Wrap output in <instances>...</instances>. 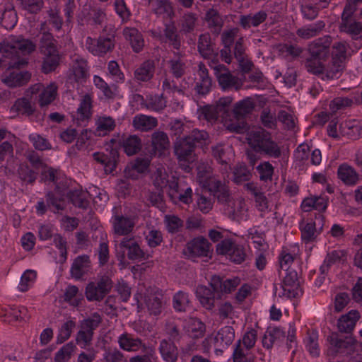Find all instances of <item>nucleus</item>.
Wrapping results in <instances>:
<instances>
[{
  "label": "nucleus",
  "instance_id": "f257e3e1",
  "mask_svg": "<svg viewBox=\"0 0 362 362\" xmlns=\"http://www.w3.org/2000/svg\"><path fill=\"white\" fill-rule=\"evenodd\" d=\"M35 48L32 40L22 35H9L0 43V52L4 57L11 59L8 65L12 69H20L27 64L28 61L21 56L31 54Z\"/></svg>",
  "mask_w": 362,
  "mask_h": 362
},
{
  "label": "nucleus",
  "instance_id": "f03ea898",
  "mask_svg": "<svg viewBox=\"0 0 362 362\" xmlns=\"http://www.w3.org/2000/svg\"><path fill=\"white\" fill-rule=\"evenodd\" d=\"M137 313L143 308V305L147 309L150 315L158 316L161 314L165 305L163 292L153 286H146L139 284L137 287Z\"/></svg>",
  "mask_w": 362,
  "mask_h": 362
},
{
  "label": "nucleus",
  "instance_id": "7ed1b4c3",
  "mask_svg": "<svg viewBox=\"0 0 362 362\" xmlns=\"http://www.w3.org/2000/svg\"><path fill=\"white\" fill-rule=\"evenodd\" d=\"M247 142L255 152L260 154L274 158H278L281 155V148L272 139L271 134L262 128L250 132Z\"/></svg>",
  "mask_w": 362,
  "mask_h": 362
},
{
  "label": "nucleus",
  "instance_id": "20e7f679",
  "mask_svg": "<svg viewBox=\"0 0 362 362\" xmlns=\"http://www.w3.org/2000/svg\"><path fill=\"white\" fill-rule=\"evenodd\" d=\"M102 321L100 314L95 312L80 322L76 341L81 348H86L92 344L94 331L100 326Z\"/></svg>",
  "mask_w": 362,
  "mask_h": 362
},
{
  "label": "nucleus",
  "instance_id": "39448f33",
  "mask_svg": "<svg viewBox=\"0 0 362 362\" xmlns=\"http://www.w3.org/2000/svg\"><path fill=\"white\" fill-rule=\"evenodd\" d=\"M208 64L209 67L213 69L218 83L223 90H229L233 88L239 89L240 84L238 78L233 76L227 66L220 64L218 59H212Z\"/></svg>",
  "mask_w": 362,
  "mask_h": 362
},
{
  "label": "nucleus",
  "instance_id": "423d86ee",
  "mask_svg": "<svg viewBox=\"0 0 362 362\" xmlns=\"http://www.w3.org/2000/svg\"><path fill=\"white\" fill-rule=\"evenodd\" d=\"M86 49L96 57H104L108 52H111L115 46V37L114 35L107 36L100 35L98 38L87 37L85 42Z\"/></svg>",
  "mask_w": 362,
  "mask_h": 362
},
{
  "label": "nucleus",
  "instance_id": "0eeeda50",
  "mask_svg": "<svg viewBox=\"0 0 362 362\" xmlns=\"http://www.w3.org/2000/svg\"><path fill=\"white\" fill-rule=\"evenodd\" d=\"M119 265L121 269L129 267L134 275L135 266H130L129 260L136 259V238L134 236L124 237L119 243Z\"/></svg>",
  "mask_w": 362,
  "mask_h": 362
},
{
  "label": "nucleus",
  "instance_id": "6e6552de",
  "mask_svg": "<svg viewBox=\"0 0 362 362\" xmlns=\"http://www.w3.org/2000/svg\"><path fill=\"white\" fill-rule=\"evenodd\" d=\"M112 281L103 276L97 283L90 282L86 288V297L88 301H100L110 291Z\"/></svg>",
  "mask_w": 362,
  "mask_h": 362
},
{
  "label": "nucleus",
  "instance_id": "1a4fd4ad",
  "mask_svg": "<svg viewBox=\"0 0 362 362\" xmlns=\"http://www.w3.org/2000/svg\"><path fill=\"white\" fill-rule=\"evenodd\" d=\"M210 247L211 244L208 240L200 236L188 242L183 250V253L191 259L208 257L210 253Z\"/></svg>",
  "mask_w": 362,
  "mask_h": 362
},
{
  "label": "nucleus",
  "instance_id": "9d476101",
  "mask_svg": "<svg viewBox=\"0 0 362 362\" xmlns=\"http://www.w3.org/2000/svg\"><path fill=\"white\" fill-rule=\"evenodd\" d=\"M195 149L196 148L186 136L177 138L173 146L174 154L178 161L187 163L194 160Z\"/></svg>",
  "mask_w": 362,
  "mask_h": 362
},
{
  "label": "nucleus",
  "instance_id": "9b49d317",
  "mask_svg": "<svg viewBox=\"0 0 362 362\" xmlns=\"http://www.w3.org/2000/svg\"><path fill=\"white\" fill-rule=\"evenodd\" d=\"M285 276L282 282V296L288 298H296L302 293L297 272L293 270L284 271Z\"/></svg>",
  "mask_w": 362,
  "mask_h": 362
},
{
  "label": "nucleus",
  "instance_id": "f8f14e48",
  "mask_svg": "<svg viewBox=\"0 0 362 362\" xmlns=\"http://www.w3.org/2000/svg\"><path fill=\"white\" fill-rule=\"evenodd\" d=\"M332 45V37L325 35L313 41L308 47L310 56L317 59L326 60L329 55V47Z\"/></svg>",
  "mask_w": 362,
  "mask_h": 362
},
{
  "label": "nucleus",
  "instance_id": "ddd939ff",
  "mask_svg": "<svg viewBox=\"0 0 362 362\" xmlns=\"http://www.w3.org/2000/svg\"><path fill=\"white\" fill-rule=\"evenodd\" d=\"M197 51L202 57L209 59H218V52L215 49V43L212 41L209 33L199 35L197 40Z\"/></svg>",
  "mask_w": 362,
  "mask_h": 362
},
{
  "label": "nucleus",
  "instance_id": "4468645a",
  "mask_svg": "<svg viewBox=\"0 0 362 362\" xmlns=\"http://www.w3.org/2000/svg\"><path fill=\"white\" fill-rule=\"evenodd\" d=\"M241 280L239 277L235 276L223 279L219 276L214 275L211 278L210 286L216 292L222 293H230L234 291L240 284Z\"/></svg>",
  "mask_w": 362,
  "mask_h": 362
},
{
  "label": "nucleus",
  "instance_id": "2eb2a0df",
  "mask_svg": "<svg viewBox=\"0 0 362 362\" xmlns=\"http://www.w3.org/2000/svg\"><path fill=\"white\" fill-rule=\"evenodd\" d=\"M316 219L318 220L320 223H323L325 220L324 216L322 214H319ZM299 228L301 233V239L302 241L308 245L310 243H313L317 239L318 235L321 233L322 226L320 227V230H317L316 229V223L315 221H310L305 223L302 221L300 223Z\"/></svg>",
  "mask_w": 362,
  "mask_h": 362
},
{
  "label": "nucleus",
  "instance_id": "dca6fc26",
  "mask_svg": "<svg viewBox=\"0 0 362 362\" xmlns=\"http://www.w3.org/2000/svg\"><path fill=\"white\" fill-rule=\"evenodd\" d=\"M198 170L200 181L204 183V185L208 187L209 191L214 194L217 193L218 190L226 185L225 182L217 179L216 176L211 175L210 167L199 166Z\"/></svg>",
  "mask_w": 362,
  "mask_h": 362
},
{
  "label": "nucleus",
  "instance_id": "f3484780",
  "mask_svg": "<svg viewBox=\"0 0 362 362\" xmlns=\"http://www.w3.org/2000/svg\"><path fill=\"white\" fill-rule=\"evenodd\" d=\"M204 21L206 23L207 28L215 35L221 34L224 25V20L219 11L211 8L208 9L204 15Z\"/></svg>",
  "mask_w": 362,
  "mask_h": 362
},
{
  "label": "nucleus",
  "instance_id": "a211bd4d",
  "mask_svg": "<svg viewBox=\"0 0 362 362\" xmlns=\"http://www.w3.org/2000/svg\"><path fill=\"white\" fill-rule=\"evenodd\" d=\"M267 18V13L261 10L255 13L240 15L239 25L244 30H248L252 27L256 28L262 24Z\"/></svg>",
  "mask_w": 362,
  "mask_h": 362
},
{
  "label": "nucleus",
  "instance_id": "6ab92c4d",
  "mask_svg": "<svg viewBox=\"0 0 362 362\" xmlns=\"http://www.w3.org/2000/svg\"><path fill=\"white\" fill-rule=\"evenodd\" d=\"M134 218L123 215H115L112 217L113 229L119 235L129 234L134 227Z\"/></svg>",
  "mask_w": 362,
  "mask_h": 362
},
{
  "label": "nucleus",
  "instance_id": "aec40b11",
  "mask_svg": "<svg viewBox=\"0 0 362 362\" xmlns=\"http://www.w3.org/2000/svg\"><path fill=\"white\" fill-rule=\"evenodd\" d=\"M327 341L331 345L329 352L335 355L339 352H343L344 349L349 348L354 344V340L351 337H346L344 339L339 337L336 332H332L327 337Z\"/></svg>",
  "mask_w": 362,
  "mask_h": 362
},
{
  "label": "nucleus",
  "instance_id": "412c9836",
  "mask_svg": "<svg viewBox=\"0 0 362 362\" xmlns=\"http://www.w3.org/2000/svg\"><path fill=\"white\" fill-rule=\"evenodd\" d=\"M338 178L346 185H355L358 180L359 175L356 170L347 163H342L338 167Z\"/></svg>",
  "mask_w": 362,
  "mask_h": 362
},
{
  "label": "nucleus",
  "instance_id": "4be33fe9",
  "mask_svg": "<svg viewBox=\"0 0 362 362\" xmlns=\"http://www.w3.org/2000/svg\"><path fill=\"white\" fill-rule=\"evenodd\" d=\"M360 317L359 313L356 310H351L348 313L343 315L337 322V327L340 332L350 333L354 328L356 322Z\"/></svg>",
  "mask_w": 362,
  "mask_h": 362
},
{
  "label": "nucleus",
  "instance_id": "5701e85b",
  "mask_svg": "<svg viewBox=\"0 0 362 362\" xmlns=\"http://www.w3.org/2000/svg\"><path fill=\"white\" fill-rule=\"evenodd\" d=\"M185 329L188 336L192 339H199L204 336L205 324L197 317H191L186 321Z\"/></svg>",
  "mask_w": 362,
  "mask_h": 362
},
{
  "label": "nucleus",
  "instance_id": "b1692460",
  "mask_svg": "<svg viewBox=\"0 0 362 362\" xmlns=\"http://www.w3.org/2000/svg\"><path fill=\"white\" fill-rule=\"evenodd\" d=\"M346 260V252L343 250H334L328 252L324 259L323 264L320 267L322 273H327L331 266L344 262Z\"/></svg>",
  "mask_w": 362,
  "mask_h": 362
},
{
  "label": "nucleus",
  "instance_id": "393cba45",
  "mask_svg": "<svg viewBox=\"0 0 362 362\" xmlns=\"http://www.w3.org/2000/svg\"><path fill=\"white\" fill-rule=\"evenodd\" d=\"M148 4L158 16L171 18L174 16L173 6L168 0H149Z\"/></svg>",
  "mask_w": 362,
  "mask_h": 362
},
{
  "label": "nucleus",
  "instance_id": "a878e982",
  "mask_svg": "<svg viewBox=\"0 0 362 362\" xmlns=\"http://www.w3.org/2000/svg\"><path fill=\"white\" fill-rule=\"evenodd\" d=\"M31 74L28 71H13L6 75L3 82L9 87H18L25 85L30 79Z\"/></svg>",
  "mask_w": 362,
  "mask_h": 362
},
{
  "label": "nucleus",
  "instance_id": "bb28decb",
  "mask_svg": "<svg viewBox=\"0 0 362 362\" xmlns=\"http://www.w3.org/2000/svg\"><path fill=\"white\" fill-rule=\"evenodd\" d=\"M235 330L231 326L221 328L215 336V344L222 349L228 348L234 341Z\"/></svg>",
  "mask_w": 362,
  "mask_h": 362
},
{
  "label": "nucleus",
  "instance_id": "cd10ccee",
  "mask_svg": "<svg viewBox=\"0 0 362 362\" xmlns=\"http://www.w3.org/2000/svg\"><path fill=\"white\" fill-rule=\"evenodd\" d=\"M151 148L148 151L152 155L157 151L161 153L170 146V141L166 133L162 131H156L151 135Z\"/></svg>",
  "mask_w": 362,
  "mask_h": 362
},
{
  "label": "nucleus",
  "instance_id": "c85d7f7f",
  "mask_svg": "<svg viewBox=\"0 0 362 362\" xmlns=\"http://www.w3.org/2000/svg\"><path fill=\"white\" fill-rule=\"evenodd\" d=\"M215 292L206 286L199 285L197 287L196 296L200 303L206 310H212L214 308Z\"/></svg>",
  "mask_w": 362,
  "mask_h": 362
},
{
  "label": "nucleus",
  "instance_id": "c756f323",
  "mask_svg": "<svg viewBox=\"0 0 362 362\" xmlns=\"http://www.w3.org/2000/svg\"><path fill=\"white\" fill-rule=\"evenodd\" d=\"M57 44V41L53 35L48 31H44L39 42L40 52L42 55L59 52Z\"/></svg>",
  "mask_w": 362,
  "mask_h": 362
},
{
  "label": "nucleus",
  "instance_id": "7c9ffc66",
  "mask_svg": "<svg viewBox=\"0 0 362 362\" xmlns=\"http://www.w3.org/2000/svg\"><path fill=\"white\" fill-rule=\"evenodd\" d=\"M340 134L356 140L362 136V125L356 121H346L339 125Z\"/></svg>",
  "mask_w": 362,
  "mask_h": 362
},
{
  "label": "nucleus",
  "instance_id": "2f4dec72",
  "mask_svg": "<svg viewBox=\"0 0 362 362\" xmlns=\"http://www.w3.org/2000/svg\"><path fill=\"white\" fill-rule=\"evenodd\" d=\"M168 64L170 73L177 80L185 75L187 66L179 52H174V57L168 61Z\"/></svg>",
  "mask_w": 362,
  "mask_h": 362
},
{
  "label": "nucleus",
  "instance_id": "473e14b6",
  "mask_svg": "<svg viewBox=\"0 0 362 362\" xmlns=\"http://www.w3.org/2000/svg\"><path fill=\"white\" fill-rule=\"evenodd\" d=\"M92 98L90 95H85L81 100L79 107L76 112V119L78 124L81 125L83 122L90 119L92 112Z\"/></svg>",
  "mask_w": 362,
  "mask_h": 362
},
{
  "label": "nucleus",
  "instance_id": "72a5a7b5",
  "mask_svg": "<svg viewBox=\"0 0 362 362\" xmlns=\"http://www.w3.org/2000/svg\"><path fill=\"white\" fill-rule=\"evenodd\" d=\"M46 21L41 23L40 30H45L47 24L48 23L49 25H52L55 30H61L64 21L62 17L60 15L59 9H58L57 7L50 8L46 11Z\"/></svg>",
  "mask_w": 362,
  "mask_h": 362
},
{
  "label": "nucleus",
  "instance_id": "f704fd0d",
  "mask_svg": "<svg viewBox=\"0 0 362 362\" xmlns=\"http://www.w3.org/2000/svg\"><path fill=\"white\" fill-rule=\"evenodd\" d=\"M188 88L187 83L185 79H182L180 82L177 80L165 78L162 83V88L164 93L169 95H173L177 93L179 95H184Z\"/></svg>",
  "mask_w": 362,
  "mask_h": 362
},
{
  "label": "nucleus",
  "instance_id": "c9c22d12",
  "mask_svg": "<svg viewBox=\"0 0 362 362\" xmlns=\"http://www.w3.org/2000/svg\"><path fill=\"white\" fill-rule=\"evenodd\" d=\"M90 264L89 256L84 255L77 257L71 267V276L76 279H80L90 267Z\"/></svg>",
  "mask_w": 362,
  "mask_h": 362
},
{
  "label": "nucleus",
  "instance_id": "e433bc0d",
  "mask_svg": "<svg viewBox=\"0 0 362 362\" xmlns=\"http://www.w3.org/2000/svg\"><path fill=\"white\" fill-rule=\"evenodd\" d=\"M159 351L162 358L166 362H175L177 360V349L174 342L163 339L160 342Z\"/></svg>",
  "mask_w": 362,
  "mask_h": 362
},
{
  "label": "nucleus",
  "instance_id": "4c0bfd02",
  "mask_svg": "<svg viewBox=\"0 0 362 362\" xmlns=\"http://www.w3.org/2000/svg\"><path fill=\"white\" fill-rule=\"evenodd\" d=\"M155 73V63L153 60L148 59L141 63L137 68V86L139 81L149 82Z\"/></svg>",
  "mask_w": 362,
  "mask_h": 362
},
{
  "label": "nucleus",
  "instance_id": "58836bf2",
  "mask_svg": "<svg viewBox=\"0 0 362 362\" xmlns=\"http://www.w3.org/2000/svg\"><path fill=\"white\" fill-rule=\"evenodd\" d=\"M325 26V23L323 21H318L315 23L298 29L296 34L298 37L308 40L318 35L324 29Z\"/></svg>",
  "mask_w": 362,
  "mask_h": 362
},
{
  "label": "nucleus",
  "instance_id": "ea45409f",
  "mask_svg": "<svg viewBox=\"0 0 362 362\" xmlns=\"http://www.w3.org/2000/svg\"><path fill=\"white\" fill-rule=\"evenodd\" d=\"M112 158L103 153L95 152L93 154V157L95 161L104 165V170L106 173H111L116 168V158L118 157L117 151H112Z\"/></svg>",
  "mask_w": 362,
  "mask_h": 362
},
{
  "label": "nucleus",
  "instance_id": "a19ab883",
  "mask_svg": "<svg viewBox=\"0 0 362 362\" xmlns=\"http://www.w3.org/2000/svg\"><path fill=\"white\" fill-rule=\"evenodd\" d=\"M35 110L34 104L27 98L17 99L11 107V111L26 116L32 115Z\"/></svg>",
  "mask_w": 362,
  "mask_h": 362
},
{
  "label": "nucleus",
  "instance_id": "79ce46f5",
  "mask_svg": "<svg viewBox=\"0 0 362 362\" xmlns=\"http://www.w3.org/2000/svg\"><path fill=\"white\" fill-rule=\"evenodd\" d=\"M252 177L251 170L244 163L236 164L233 169V181L238 185L248 182Z\"/></svg>",
  "mask_w": 362,
  "mask_h": 362
},
{
  "label": "nucleus",
  "instance_id": "37998d69",
  "mask_svg": "<svg viewBox=\"0 0 362 362\" xmlns=\"http://www.w3.org/2000/svg\"><path fill=\"white\" fill-rule=\"evenodd\" d=\"M119 147L128 156L136 154V134H123L118 141Z\"/></svg>",
  "mask_w": 362,
  "mask_h": 362
},
{
  "label": "nucleus",
  "instance_id": "c03bdc74",
  "mask_svg": "<svg viewBox=\"0 0 362 362\" xmlns=\"http://www.w3.org/2000/svg\"><path fill=\"white\" fill-rule=\"evenodd\" d=\"M255 107L252 100L250 98H245L238 102L233 110L235 117L238 119L244 118L250 114Z\"/></svg>",
  "mask_w": 362,
  "mask_h": 362
},
{
  "label": "nucleus",
  "instance_id": "a18cd8bd",
  "mask_svg": "<svg viewBox=\"0 0 362 362\" xmlns=\"http://www.w3.org/2000/svg\"><path fill=\"white\" fill-rule=\"evenodd\" d=\"M60 63V55L59 52L47 54L42 55L41 65L42 72L47 74L54 71Z\"/></svg>",
  "mask_w": 362,
  "mask_h": 362
},
{
  "label": "nucleus",
  "instance_id": "49530a36",
  "mask_svg": "<svg viewBox=\"0 0 362 362\" xmlns=\"http://www.w3.org/2000/svg\"><path fill=\"white\" fill-rule=\"evenodd\" d=\"M73 74L76 82H85L89 77L87 61L82 58L76 59L73 66Z\"/></svg>",
  "mask_w": 362,
  "mask_h": 362
},
{
  "label": "nucleus",
  "instance_id": "de8ad7c7",
  "mask_svg": "<svg viewBox=\"0 0 362 362\" xmlns=\"http://www.w3.org/2000/svg\"><path fill=\"white\" fill-rule=\"evenodd\" d=\"M349 45L346 41L335 42L332 46V60L345 64Z\"/></svg>",
  "mask_w": 362,
  "mask_h": 362
},
{
  "label": "nucleus",
  "instance_id": "09e8293b",
  "mask_svg": "<svg viewBox=\"0 0 362 362\" xmlns=\"http://www.w3.org/2000/svg\"><path fill=\"white\" fill-rule=\"evenodd\" d=\"M339 30L349 35L353 40H362V23L353 21L346 23H340Z\"/></svg>",
  "mask_w": 362,
  "mask_h": 362
},
{
  "label": "nucleus",
  "instance_id": "8fccbe9b",
  "mask_svg": "<svg viewBox=\"0 0 362 362\" xmlns=\"http://www.w3.org/2000/svg\"><path fill=\"white\" fill-rule=\"evenodd\" d=\"M248 209L244 198L238 197L233 200L232 206V216L233 219L238 221L247 220L248 218Z\"/></svg>",
  "mask_w": 362,
  "mask_h": 362
},
{
  "label": "nucleus",
  "instance_id": "3c124183",
  "mask_svg": "<svg viewBox=\"0 0 362 362\" xmlns=\"http://www.w3.org/2000/svg\"><path fill=\"white\" fill-rule=\"evenodd\" d=\"M95 134L101 136H105L112 131L116 124L115 119L109 116H101L98 117L96 122Z\"/></svg>",
  "mask_w": 362,
  "mask_h": 362
},
{
  "label": "nucleus",
  "instance_id": "603ef678",
  "mask_svg": "<svg viewBox=\"0 0 362 362\" xmlns=\"http://www.w3.org/2000/svg\"><path fill=\"white\" fill-rule=\"evenodd\" d=\"M344 66L345 64L331 60L326 67L324 66V73L322 78L327 80L339 78L344 71Z\"/></svg>",
  "mask_w": 362,
  "mask_h": 362
},
{
  "label": "nucleus",
  "instance_id": "864d4df0",
  "mask_svg": "<svg viewBox=\"0 0 362 362\" xmlns=\"http://www.w3.org/2000/svg\"><path fill=\"white\" fill-rule=\"evenodd\" d=\"M165 42L169 44L175 49L178 50L181 46L180 37L177 33V28L173 24L166 25L163 30Z\"/></svg>",
  "mask_w": 362,
  "mask_h": 362
},
{
  "label": "nucleus",
  "instance_id": "5fc2aeb1",
  "mask_svg": "<svg viewBox=\"0 0 362 362\" xmlns=\"http://www.w3.org/2000/svg\"><path fill=\"white\" fill-rule=\"evenodd\" d=\"M83 299V295L79 293L77 286L69 285L66 288L64 293V300L71 306L78 307Z\"/></svg>",
  "mask_w": 362,
  "mask_h": 362
},
{
  "label": "nucleus",
  "instance_id": "6e6d98bb",
  "mask_svg": "<svg viewBox=\"0 0 362 362\" xmlns=\"http://www.w3.org/2000/svg\"><path fill=\"white\" fill-rule=\"evenodd\" d=\"M70 202L76 207L86 209L88 206L89 202L87 199V192L82 189L71 190L68 194Z\"/></svg>",
  "mask_w": 362,
  "mask_h": 362
},
{
  "label": "nucleus",
  "instance_id": "4d7b16f0",
  "mask_svg": "<svg viewBox=\"0 0 362 362\" xmlns=\"http://www.w3.org/2000/svg\"><path fill=\"white\" fill-rule=\"evenodd\" d=\"M186 137L195 148L206 145L209 141L208 132L198 129H194Z\"/></svg>",
  "mask_w": 362,
  "mask_h": 362
},
{
  "label": "nucleus",
  "instance_id": "13d9d810",
  "mask_svg": "<svg viewBox=\"0 0 362 362\" xmlns=\"http://www.w3.org/2000/svg\"><path fill=\"white\" fill-rule=\"evenodd\" d=\"M154 350L137 339V362H152Z\"/></svg>",
  "mask_w": 362,
  "mask_h": 362
},
{
  "label": "nucleus",
  "instance_id": "bf43d9fd",
  "mask_svg": "<svg viewBox=\"0 0 362 362\" xmlns=\"http://www.w3.org/2000/svg\"><path fill=\"white\" fill-rule=\"evenodd\" d=\"M57 87L52 83L43 89L39 95V104L40 107L47 106L50 104L56 98Z\"/></svg>",
  "mask_w": 362,
  "mask_h": 362
},
{
  "label": "nucleus",
  "instance_id": "052dcab7",
  "mask_svg": "<svg viewBox=\"0 0 362 362\" xmlns=\"http://www.w3.org/2000/svg\"><path fill=\"white\" fill-rule=\"evenodd\" d=\"M76 326V323L74 320L71 319L66 320L59 330V333L57 337V343L62 344L69 339Z\"/></svg>",
  "mask_w": 362,
  "mask_h": 362
},
{
  "label": "nucleus",
  "instance_id": "680f3d73",
  "mask_svg": "<svg viewBox=\"0 0 362 362\" xmlns=\"http://www.w3.org/2000/svg\"><path fill=\"white\" fill-rule=\"evenodd\" d=\"M6 317L9 323L26 320L30 317L28 315V309L23 306L19 308H11L6 311Z\"/></svg>",
  "mask_w": 362,
  "mask_h": 362
},
{
  "label": "nucleus",
  "instance_id": "e2e57ef3",
  "mask_svg": "<svg viewBox=\"0 0 362 362\" xmlns=\"http://www.w3.org/2000/svg\"><path fill=\"white\" fill-rule=\"evenodd\" d=\"M158 125L157 118L145 115L137 116V129L142 132H148L153 129Z\"/></svg>",
  "mask_w": 362,
  "mask_h": 362
},
{
  "label": "nucleus",
  "instance_id": "0e129e2a",
  "mask_svg": "<svg viewBox=\"0 0 362 362\" xmlns=\"http://www.w3.org/2000/svg\"><path fill=\"white\" fill-rule=\"evenodd\" d=\"M46 203L48 207H52V211L57 213L65 209V202L63 197H57L52 192H48L46 194Z\"/></svg>",
  "mask_w": 362,
  "mask_h": 362
},
{
  "label": "nucleus",
  "instance_id": "69168bd1",
  "mask_svg": "<svg viewBox=\"0 0 362 362\" xmlns=\"http://www.w3.org/2000/svg\"><path fill=\"white\" fill-rule=\"evenodd\" d=\"M197 15L192 13H185L180 21L181 32L189 33L194 30L197 25Z\"/></svg>",
  "mask_w": 362,
  "mask_h": 362
},
{
  "label": "nucleus",
  "instance_id": "338daca9",
  "mask_svg": "<svg viewBox=\"0 0 362 362\" xmlns=\"http://www.w3.org/2000/svg\"><path fill=\"white\" fill-rule=\"evenodd\" d=\"M76 349L75 344L70 341L64 345L54 356V362H67Z\"/></svg>",
  "mask_w": 362,
  "mask_h": 362
},
{
  "label": "nucleus",
  "instance_id": "774afa93",
  "mask_svg": "<svg viewBox=\"0 0 362 362\" xmlns=\"http://www.w3.org/2000/svg\"><path fill=\"white\" fill-rule=\"evenodd\" d=\"M189 303L188 294L182 291L177 292L173 296V308L177 312H185Z\"/></svg>",
  "mask_w": 362,
  "mask_h": 362
}]
</instances>
